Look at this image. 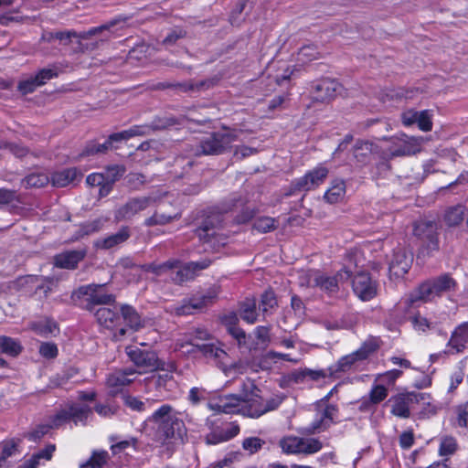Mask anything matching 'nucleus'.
I'll list each match as a JSON object with an SVG mask.
<instances>
[{
  "label": "nucleus",
  "mask_w": 468,
  "mask_h": 468,
  "mask_svg": "<svg viewBox=\"0 0 468 468\" xmlns=\"http://www.w3.org/2000/svg\"><path fill=\"white\" fill-rule=\"evenodd\" d=\"M95 317L100 325L108 329L115 328L121 320L118 314L109 307H100L95 313Z\"/></svg>",
  "instance_id": "nucleus-29"
},
{
  "label": "nucleus",
  "mask_w": 468,
  "mask_h": 468,
  "mask_svg": "<svg viewBox=\"0 0 468 468\" xmlns=\"http://www.w3.org/2000/svg\"><path fill=\"white\" fill-rule=\"evenodd\" d=\"M39 353L45 358H54L58 355V347L53 343H42L39 346Z\"/></svg>",
  "instance_id": "nucleus-62"
},
{
  "label": "nucleus",
  "mask_w": 468,
  "mask_h": 468,
  "mask_svg": "<svg viewBox=\"0 0 468 468\" xmlns=\"http://www.w3.org/2000/svg\"><path fill=\"white\" fill-rule=\"evenodd\" d=\"M103 284L88 285L80 289L81 292L89 297V301L97 304H107L114 302L112 294L102 293Z\"/></svg>",
  "instance_id": "nucleus-25"
},
{
  "label": "nucleus",
  "mask_w": 468,
  "mask_h": 468,
  "mask_svg": "<svg viewBox=\"0 0 468 468\" xmlns=\"http://www.w3.org/2000/svg\"><path fill=\"white\" fill-rule=\"evenodd\" d=\"M81 176V173L77 168H66L55 172L51 176V183L54 186L64 187L76 180H80Z\"/></svg>",
  "instance_id": "nucleus-26"
},
{
  "label": "nucleus",
  "mask_w": 468,
  "mask_h": 468,
  "mask_svg": "<svg viewBox=\"0 0 468 468\" xmlns=\"http://www.w3.org/2000/svg\"><path fill=\"white\" fill-rule=\"evenodd\" d=\"M424 142L421 136L415 137L401 133L389 139L388 144L384 147L383 157L390 159L415 154L420 152Z\"/></svg>",
  "instance_id": "nucleus-4"
},
{
  "label": "nucleus",
  "mask_w": 468,
  "mask_h": 468,
  "mask_svg": "<svg viewBox=\"0 0 468 468\" xmlns=\"http://www.w3.org/2000/svg\"><path fill=\"white\" fill-rule=\"evenodd\" d=\"M321 279V271L318 270L303 271L299 274V284L302 287L316 288L318 280Z\"/></svg>",
  "instance_id": "nucleus-42"
},
{
  "label": "nucleus",
  "mask_w": 468,
  "mask_h": 468,
  "mask_svg": "<svg viewBox=\"0 0 468 468\" xmlns=\"http://www.w3.org/2000/svg\"><path fill=\"white\" fill-rule=\"evenodd\" d=\"M328 173L329 169L323 164H320L303 176L294 180L292 186L298 191L313 190L324 182Z\"/></svg>",
  "instance_id": "nucleus-14"
},
{
  "label": "nucleus",
  "mask_w": 468,
  "mask_h": 468,
  "mask_svg": "<svg viewBox=\"0 0 468 468\" xmlns=\"http://www.w3.org/2000/svg\"><path fill=\"white\" fill-rule=\"evenodd\" d=\"M136 443H137V439L131 437L127 440L112 443L111 446V450L113 454H117V453L124 452L127 448H130V447L134 448L136 446Z\"/></svg>",
  "instance_id": "nucleus-58"
},
{
  "label": "nucleus",
  "mask_w": 468,
  "mask_h": 468,
  "mask_svg": "<svg viewBox=\"0 0 468 468\" xmlns=\"http://www.w3.org/2000/svg\"><path fill=\"white\" fill-rule=\"evenodd\" d=\"M209 264L210 261L207 260H203L200 261H191L178 269L176 271L175 276L172 277V279L177 283H181L185 281L191 280L194 278L197 271H201L207 268Z\"/></svg>",
  "instance_id": "nucleus-24"
},
{
  "label": "nucleus",
  "mask_w": 468,
  "mask_h": 468,
  "mask_svg": "<svg viewBox=\"0 0 468 468\" xmlns=\"http://www.w3.org/2000/svg\"><path fill=\"white\" fill-rule=\"evenodd\" d=\"M413 261L412 253L404 248L394 250L389 262V274L395 278L403 277L409 271Z\"/></svg>",
  "instance_id": "nucleus-17"
},
{
  "label": "nucleus",
  "mask_w": 468,
  "mask_h": 468,
  "mask_svg": "<svg viewBox=\"0 0 468 468\" xmlns=\"http://www.w3.org/2000/svg\"><path fill=\"white\" fill-rule=\"evenodd\" d=\"M402 375V371L399 369H392L386 371L385 373L379 374L377 377V380L383 381L388 385H393L396 380Z\"/></svg>",
  "instance_id": "nucleus-60"
},
{
  "label": "nucleus",
  "mask_w": 468,
  "mask_h": 468,
  "mask_svg": "<svg viewBox=\"0 0 468 468\" xmlns=\"http://www.w3.org/2000/svg\"><path fill=\"white\" fill-rule=\"evenodd\" d=\"M341 85L330 79H324L316 82L313 89V99L317 101H325L333 99L340 91Z\"/></svg>",
  "instance_id": "nucleus-19"
},
{
  "label": "nucleus",
  "mask_w": 468,
  "mask_h": 468,
  "mask_svg": "<svg viewBox=\"0 0 468 468\" xmlns=\"http://www.w3.org/2000/svg\"><path fill=\"white\" fill-rule=\"evenodd\" d=\"M357 255L358 250L350 251L348 255L349 264L345 266L333 276H329L326 273L321 271V279L318 280L316 288L328 295H333L337 292L339 291L340 285L347 282L351 277L350 267L353 259L355 260V266L358 265V262L356 261Z\"/></svg>",
  "instance_id": "nucleus-8"
},
{
  "label": "nucleus",
  "mask_w": 468,
  "mask_h": 468,
  "mask_svg": "<svg viewBox=\"0 0 468 468\" xmlns=\"http://www.w3.org/2000/svg\"><path fill=\"white\" fill-rule=\"evenodd\" d=\"M31 329L34 330L37 335L41 336H48L49 335H54L58 332L57 324L49 319H44L39 322L33 323L31 324Z\"/></svg>",
  "instance_id": "nucleus-38"
},
{
  "label": "nucleus",
  "mask_w": 468,
  "mask_h": 468,
  "mask_svg": "<svg viewBox=\"0 0 468 468\" xmlns=\"http://www.w3.org/2000/svg\"><path fill=\"white\" fill-rule=\"evenodd\" d=\"M346 195V184L342 179H335L324 194V198L331 204L342 201Z\"/></svg>",
  "instance_id": "nucleus-31"
},
{
  "label": "nucleus",
  "mask_w": 468,
  "mask_h": 468,
  "mask_svg": "<svg viewBox=\"0 0 468 468\" xmlns=\"http://www.w3.org/2000/svg\"><path fill=\"white\" fill-rule=\"evenodd\" d=\"M122 317L126 324L136 331L143 326V320L135 309L130 305H123L121 308Z\"/></svg>",
  "instance_id": "nucleus-33"
},
{
  "label": "nucleus",
  "mask_w": 468,
  "mask_h": 468,
  "mask_svg": "<svg viewBox=\"0 0 468 468\" xmlns=\"http://www.w3.org/2000/svg\"><path fill=\"white\" fill-rule=\"evenodd\" d=\"M429 396L420 392H402L391 396L388 401L390 406V413L400 419H409L410 412L420 402L425 403Z\"/></svg>",
  "instance_id": "nucleus-6"
},
{
  "label": "nucleus",
  "mask_w": 468,
  "mask_h": 468,
  "mask_svg": "<svg viewBox=\"0 0 468 468\" xmlns=\"http://www.w3.org/2000/svg\"><path fill=\"white\" fill-rule=\"evenodd\" d=\"M57 76V72L54 69H43L39 70L35 78L37 80V82H38L39 86L44 85L48 80L53 79Z\"/></svg>",
  "instance_id": "nucleus-63"
},
{
  "label": "nucleus",
  "mask_w": 468,
  "mask_h": 468,
  "mask_svg": "<svg viewBox=\"0 0 468 468\" xmlns=\"http://www.w3.org/2000/svg\"><path fill=\"white\" fill-rule=\"evenodd\" d=\"M22 351V346L18 341L8 336H0V353L10 356H16Z\"/></svg>",
  "instance_id": "nucleus-36"
},
{
  "label": "nucleus",
  "mask_w": 468,
  "mask_h": 468,
  "mask_svg": "<svg viewBox=\"0 0 468 468\" xmlns=\"http://www.w3.org/2000/svg\"><path fill=\"white\" fill-rule=\"evenodd\" d=\"M49 182V177L44 173H34L25 177L22 183L27 187H43Z\"/></svg>",
  "instance_id": "nucleus-46"
},
{
  "label": "nucleus",
  "mask_w": 468,
  "mask_h": 468,
  "mask_svg": "<svg viewBox=\"0 0 468 468\" xmlns=\"http://www.w3.org/2000/svg\"><path fill=\"white\" fill-rule=\"evenodd\" d=\"M129 237V229L127 227H123L115 234L98 239L95 242V246L100 249L110 250L125 242Z\"/></svg>",
  "instance_id": "nucleus-27"
},
{
  "label": "nucleus",
  "mask_w": 468,
  "mask_h": 468,
  "mask_svg": "<svg viewBox=\"0 0 468 468\" xmlns=\"http://www.w3.org/2000/svg\"><path fill=\"white\" fill-rule=\"evenodd\" d=\"M236 140V133L230 130L211 133L200 142L198 154H220Z\"/></svg>",
  "instance_id": "nucleus-10"
},
{
  "label": "nucleus",
  "mask_w": 468,
  "mask_h": 468,
  "mask_svg": "<svg viewBox=\"0 0 468 468\" xmlns=\"http://www.w3.org/2000/svg\"><path fill=\"white\" fill-rule=\"evenodd\" d=\"M416 123L420 130L423 132H430L432 129L431 115L429 111H421L419 113Z\"/></svg>",
  "instance_id": "nucleus-57"
},
{
  "label": "nucleus",
  "mask_w": 468,
  "mask_h": 468,
  "mask_svg": "<svg viewBox=\"0 0 468 468\" xmlns=\"http://www.w3.org/2000/svg\"><path fill=\"white\" fill-rule=\"evenodd\" d=\"M280 446L288 454H313L322 449V442L315 438L287 436L280 441Z\"/></svg>",
  "instance_id": "nucleus-11"
},
{
  "label": "nucleus",
  "mask_w": 468,
  "mask_h": 468,
  "mask_svg": "<svg viewBox=\"0 0 468 468\" xmlns=\"http://www.w3.org/2000/svg\"><path fill=\"white\" fill-rule=\"evenodd\" d=\"M378 346L375 340H367L356 351L343 356L328 368V374L333 378H340L344 373L351 371L357 362L367 359L373 354Z\"/></svg>",
  "instance_id": "nucleus-2"
},
{
  "label": "nucleus",
  "mask_w": 468,
  "mask_h": 468,
  "mask_svg": "<svg viewBox=\"0 0 468 468\" xmlns=\"http://www.w3.org/2000/svg\"><path fill=\"white\" fill-rule=\"evenodd\" d=\"M378 146L367 141H359L354 147V157L357 162L363 163L371 154L377 153Z\"/></svg>",
  "instance_id": "nucleus-32"
},
{
  "label": "nucleus",
  "mask_w": 468,
  "mask_h": 468,
  "mask_svg": "<svg viewBox=\"0 0 468 468\" xmlns=\"http://www.w3.org/2000/svg\"><path fill=\"white\" fill-rule=\"evenodd\" d=\"M277 227L276 220L271 217H261L255 219L253 228L259 232L266 233L275 229Z\"/></svg>",
  "instance_id": "nucleus-49"
},
{
  "label": "nucleus",
  "mask_w": 468,
  "mask_h": 468,
  "mask_svg": "<svg viewBox=\"0 0 468 468\" xmlns=\"http://www.w3.org/2000/svg\"><path fill=\"white\" fill-rule=\"evenodd\" d=\"M124 403L132 410L144 412L149 410L153 407L154 401L150 399L142 400L137 397L126 396L124 398Z\"/></svg>",
  "instance_id": "nucleus-40"
},
{
  "label": "nucleus",
  "mask_w": 468,
  "mask_h": 468,
  "mask_svg": "<svg viewBox=\"0 0 468 468\" xmlns=\"http://www.w3.org/2000/svg\"><path fill=\"white\" fill-rule=\"evenodd\" d=\"M137 371L133 368L115 370L109 374L106 379V387L112 396L122 392V389L133 383L136 378Z\"/></svg>",
  "instance_id": "nucleus-15"
},
{
  "label": "nucleus",
  "mask_w": 468,
  "mask_h": 468,
  "mask_svg": "<svg viewBox=\"0 0 468 468\" xmlns=\"http://www.w3.org/2000/svg\"><path fill=\"white\" fill-rule=\"evenodd\" d=\"M150 127L148 126H133L128 130L120 133H112L102 144L90 143L87 144L81 156L93 155L97 154H104L113 147V144L121 141L128 140L134 136L144 135L148 133Z\"/></svg>",
  "instance_id": "nucleus-7"
},
{
  "label": "nucleus",
  "mask_w": 468,
  "mask_h": 468,
  "mask_svg": "<svg viewBox=\"0 0 468 468\" xmlns=\"http://www.w3.org/2000/svg\"><path fill=\"white\" fill-rule=\"evenodd\" d=\"M264 444L265 441L259 437H249L242 441V448L250 454H253L259 452Z\"/></svg>",
  "instance_id": "nucleus-53"
},
{
  "label": "nucleus",
  "mask_w": 468,
  "mask_h": 468,
  "mask_svg": "<svg viewBox=\"0 0 468 468\" xmlns=\"http://www.w3.org/2000/svg\"><path fill=\"white\" fill-rule=\"evenodd\" d=\"M198 348L202 354L208 358L223 360L227 356V353L219 346L215 344H203L198 346Z\"/></svg>",
  "instance_id": "nucleus-45"
},
{
  "label": "nucleus",
  "mask_w": 468,
  "mask_h": 468,
  "mask_svg": "<svg viewBox=\"0 0 468 468\" xmlns=\"http://www.w3.org/2000/svg\"><path fill=\"white\" fill-rule=\"evenodd\" d=\"M355 294L362 301H369L377 295V283L365 272L357 273L352 282Z\"/></svg>",
  "instance_id": "nucleus-18"
},
{
  "label": "nucleus",
  "mask_w": 468,
  "mask_h": 468,
  "mask_svg": "<svg viewBox=\"0 0 468 468\" xmlns=\"http://www.w3.org/2000/svg\"><path fill=\"white\" fill-rule=\"evenodd\" d=\"M316 415L314 420L304 428L308 434L320 433L327 430L335 422L338 414V409L335 405L318 401L316 403Z\"/></svg>",
  "instance_id": "nucleus-9"
},
{
  "label": "nucleus",
  "mask_w": 468,
  "mask_h": 468,
  "mask_svg": "<svg viewBox=\"0 0 468 468\" xmlns=\"http://www.w3.org/2000/svg\"><path fill=\"white\" fill-rule=\"evenodd\" d=\"M51 427L48 424H38L34 427L31 431H27L24 434V438L27 439L30 441L37 442L39 441L45 435H47Z\"/></svg>",
  "instance_id": "nucleus-47"
},
{
  "label": "nucleus",
  "mask_w": 468,
  "mask_h": 468,
  "mask_svg": "<svg viewBox=\"0 0 468 468\" xmlns=\"http://www.w3.org/2000/svg\"><path fill=\"white\" fill-rule=\"evenodd\" d=\"M109 454L106 451H93L90 458L80 464V468H102L107 463Z\"/></svg>",
  "instance_id": "nucleus-39"
},
{
  "label": "nucleus",
  "mask_w": 468,
  "mask_h": 468,
  "mask_svg": "<svg viewBox=\"0 0 468 468\" xmlns=\"http://www.w3.org/2000/svg\"><path fill=\"white\" fill-rule=\"evenodd\" d=\"M456 282L448 274L429 280L420 285L416 293L410 298L411 303L418 301L429 302L436 297L455 291Z\"/></svg>",
  "instance_id": "nucleus-3"
},
{
  "label": "nucleus",
  "mask_w": 468,
  "mask_h": 468,
  "mask_svg": "<svg viewBox=\"0 0 468 468\" xmlns=\"http://www.w3.org/2000/svg\"><path fill=\"white\" fill-rule=\"evenodd\" d=\"M106 220L100 218L80 226V234L76 239L99 231Z\"/></svg>",
  "instance_id": "nucleus-50"
},
{
  "label": "nucleus",
  "mask_w": 468,
  "mask_h": 468,
  "mask_svg": "<svg viewBox=\"0 0 468 468\" xmlns=\"http://www.w3.org/2000/svg\"><path fill=\"white\" fill-rule=\"evenodd\" d=\"M179 412L169 404H163L145 420L155 432V437L162 442L181 439L185 432V424Z\"/></svg>",
  "instance_id": "nucleus-1"
},
{
  "label": "nucleus",
  "mask_w": 468,
  "mask_h": 468,
  "mask_svg": "<svg viewBox=\"0 0 468 468\" xmlns=\"http://www.w3.org/2000/svg\"><path fill=\"white\" fill-rule=\"evenodd\" d=\"M239 314L243 321L248 324H254L258 320L259 314L256 308V302L253 299L244 301L239 308Z\"/></svg>",
  "instance_id": "nucleus-35"
},
{
  "label": "nucleus",
  "mask_w": 468,
  "mask_h": 468,
  "mask_svg": "<svg viewBox=\"0 0 468 468\" xmlns=\"http://www.w3.org/2000/svg\"><path fill=\"white\" fill-rule=\"evenodd\" d=\"M248 386L252 388L250 394H243L241 396L240 414L250 418H259L264 413L277 409L279 402L275 399L263 400L257 394L258 390L254 388L252 382H249Z\"/></svg>",
  "instance_id": "nucleus-5"
},
{
  "label": "nucleus",
  "mask_w": 468,
  "mask_h": 468,
  "mask_svg": "<svg viewBox=\"0 0 468 468\" xmlns=\"http://www.w3.org/2000/svg\"><path fill=\"white\" fill-rule=\"evenodd\" d=\"M318 58L319 51L317 49V47L313 44L302 47L297 53V60L302 64L308 63L310 61L317 59Z\"/></svg>",
  "instance_id": "nucleus-43"
},
{
  "label": "nucleus",
  "mask_w": 468,
  "mask_h": 468,
  "mask_svg": "<svg viewBox=\"0 0 468 468\" xmlns=\"http://www.w3.org/2000/svg\"><path fill=\"white\" fill-rule=\"evenodd\" d=\"M388 397V389L383 385H374L368 395V402L377 405Z\"/></svg>",
  "instance_id": "nucleus-52"
},
{
  "label": "nucleus",
  "mask_w": 468,
  "mask_h": 468,
  "mask_svg": "<svg viewBox=\"0 0 468 468\" xmlns=\"http://www.w3.org/2000/svg\"><path fill=\"white\" fill-rule=\"evenodd\" d=\"M456 422L459 427L466 428L468 426V405L463 404L455 408Z\"/></svg>",
  "instance_id": "nucleus-59"
},
{
  "label": "nucleus",
  "mask_w": 468,
  "mask_h": 468,
  "mask_svg": "<svg viewBox=\"0 0 468 468\" xmlns=\"http://www.w3.org/2000/svg\"><path fill=\"white\" fill-rule=\"evenodd\" d=\"M179 218V215L176 214L175 216H167L165 214L154 213L152 217L145 219L144 224L146 226H154V225H165L170 222L174 218Z\"/></svg>",
  "instance_id": "nucleus-55"
},
{
  "label": "nucleus",
  "mask_w": 468,
  "mask_h": 468,
  "mask_svg": "<svg viewBox=\"0 0 468 468\" xmlns=\"http://www.w3.org/2000/svg\"><path fill=\"white\" fill-rule=\"evenodd\" d=\"M56 450L54 444H48L44 449L38 451L23 463L20 468H37L42 463L51 460Z\"/></svg>",
  "instance_id": "nucleus-30"
},
{
  "label": "nucleus",
  "mask_w": 468,
  "mask_h": 468,
  "mask_svg": "<svg viewBox=\"0 0 468 468\" xmlns=\"http://www.w3.org/2000/svg\"><path fill=\"white\" fill-rule=\"evenodd\" d=\"M241 400V396L238 397L236 395H229L210 401L208 403V407L211 410L219 413H240Z\"/></svg>",
  "instance_id": "nucleus-20"
},
{
  "label": "nucleus",
  "mask_w": 468,
  "mask_h": 468,
  "mask_svg": "<svg viewBox=\"0 0 468 468\" xmlns=\"http://www.w3.org/2000/svg\"><path fill=\"white\" fill-rule=\"evenodd\" d=\"M20 439H11L2 443V452L0 455V467H3L7 458L20 453L18 450Z\"/></svg>",
  "instance_id": "nucleus-37"
},
{
  "label": "nucleus",
  "mask_w": 468,
  "mask_h": 468,
  "mask_svg": "<svg viewBox=\"0 0 468 468\" xmlns=\"http://www.w3.org/2000/svg\"><path fill=\"white\" fill-rule=\"evenodd\" d=\"M37 87H39V84L37 82L35 76L21 80L18 84V90L24 94L33 92Z\"/></svg>",
  "instance_id": "nucleus-61"
},
{
  "label": "nucleus",
  "mask_w": 468,
  "mask_h": 468,
  "mask_svg": "<svg viewBox=\"0 0 468 468\" xmlns=\"http://www.w3.org/2000/svg\"><path fill=\"white\" fill-rule=\"evenodd\" d=\"M468 344V323H463L455 328L448 342L449 352H463Z\"/></svg>",
  "instance_id": "nucleus-22"
},
{
  "label": "nucleus",
  "mask_w": 468,
  "mask_h": 468,
  "mask_svg": "<svg viewBox=\"0 0 468 468\" xmlns=\"http://www.w3.org/2000/svg\"><path fill=\"white\" fill-rule=\"evenodd\" d=\"M161 197V194L152 193L148 197H138L131 198L117 209L115 213V218L117 220L130 219L139 212L144 211L152 204L158 201Z\"/></svg>",
  "instance_id": "nucleus-13"
},
{
  "label": "nucleus",
  "mask_w": 468,
  "mask_h": 468,
  "mask_svg": "<svg viewBox=\"0 0 468 468\" xmlns=\"http://www.w3.org/2000/svg\"><path fill=\"white\" fill-rule=\"evenodd\" d=\"M70 420H72L75 424H85L88 417L91 414V410L87 405L72 403L68 406Z\"/></svg>",
  "instance_id": "nucleus-34"
},
{
  "label": "nucleus",
  "mask_w": 468,
  "mask_h": 468,
  "mask_svg": "<svg viewBox=\"0 0 468 468\" xmlns=\"http://www.w3.org/2000/svg\"><path fill=\"white\" fill-rule=\"evenodd\" d=\"M84 256L85 253L81 250L65 251L55 257V264L59 268L74 269Z\"/></svg>",
  "instance_id": "nucleus-28"
},
{
  "label": "nucleus",
  "mask_w": 468,
  "mask_h": 468,
  "mask_svg": "<svg viewBox=\"0 0 468 468\" xmlns=\"http://www.w3.org/2000/svg\"><path fill=\"white\" fill-rule=\"evenodd\" d=\"M414 235L422 242L421 253L430 255L439 250L438 228L432 221H419L414 224Z\"/></svg>",
  "instance_id": "nucleus-12"
},
{
  "label": "nucleus",
  "mask_w": 468,
  "mask_h": 468,
  "mask_svg": "<svg viewBox=\"0 0 468 468\" xmlns=\"http://www.w3.org/2000/svg\"><path fill=\"white\" fill-rule=\"evenodd\" d=\"M124 23V19L114 18L100 27H91L87 31L78 33V37L80 39H89L95 35L107 32L108 35L106 36V39H108L112 37L119 36L118 34H116V31L118 29H122Z\"/></svg>",
  "instance_id": "nucleus-21"
},
{
  "label": "nucleus",
  "mask_w": 468,
  "mask_h": 468,
  "mask_svg": "<svg viewBox=\"0 0 468 468\" xmlns=\"http://www.w3.org/2000/svg\"><path fill=\"white\" fill-rule=\"evenodd\" d=\"M458 450V443L452 436H443L441 438L439 446V455L441 457H447L453 455Z\"/></svg>",
  "instance_id": "nucleus-41"
},
{
  "label": "nucleus",
  "mask_w": 468,
  "mask_h": 468,
  "mask_svg": "<svg viewBox=\"0 0 468 468\" xmlns=\"http://www.w3.org/2000/svg\"><path fill=\"white\" fill-rule=\"evenodd\" d=\"M214 295L201 294L196 295L189 300L184 301L181 305L176 307V313L178 315L191 314L194 311L199 310L209 303Z\"/></svg>",
  "instance_id": "nucleus-23"
},
{
  "label": "nucleus",
  "mask_w": 468,
  "mask_h": 468,
  "mask_svg": "<svg viewBox=\"0 0 468 468\" xmlns=\"http://www.w3.org/2000/svg\"><path fill=\"white\" fill-rule=\"evenodd\" d=\"M420 112L414 110H407L401 114V122L403 125L409 127L416 123Z\"/></svg>",
  "instance_id": "nucleus-64"
},
{
  "label": "nucleus",
  "mask_w": 468,
  "mask_h": 468,
  "mask_svg": "<svg viewBox=\"0 0 468 468\" xmlns=\"http://www.w3.org/2000/svg\"><path fill=\"white\" fill-rule=\"evenodd\" d=\"M125 173V168L122 165L109 166L104 174L105 181L114 184Z\"/></svg>",
  "instance_id": "nucleus-54"
},
{
  "label": "nucleus",
  "mask_w": 468,
  "mask_h": 468,
  "mask_svg": "<svg viewBox=\"0 0 468 468\" xmlns=\"http://www.w3.org/2000/svg\"><path fill=\"white\" fill-rule=\"evenodd\" d=\"M70 420V415L68 406L58 410L54 416L50 418L48 425L51 429H58Z\"/></svg>",
  "instance_id": "nucleus-51"
},
{
  "label": "nucleus",
  "mask_w": 468,
  "mask_h": 468,
  "mask_svg": "<svg viewBox=\"0 0 468 468\" xmlns=\"http://www.w3.org/2000/svg\"><path fill=\"white\" fill-rule=\"evenodd\" d=\"M277 305V301L275 295L272 292H265L261 295V300L260 303V310L263 315L269 314L272 309H274Z\"/></svg>",
  "instance_id": "nucleus-48"
},
{
  "label": "nucleus",
  "mask_w": 468,
  "mask_h": 468,
  "mask_svg": "<svg viewBox=\"0 0 468 468\" xmlns=\"http://www.w3.org/2000/svg\"><path fill=\"white\" fill-rule=\"evenodd\" d=\"M127 355L136 367L142 368L143 372L153 371L159 367L157 356L154 352L143 351L137 347L128 346ZM142 371L137 374H141Z\"/></svg>",
  "instance_id": "nucleus-16"
},
{
  "label": "nucleus",
  "mask_w": 468,
  "mask_h": 468,
  "mask_svg": "<svg viewBox=\"0 0 468 468\" xmlns=\"http://www.w3.org/2000/svg\"><path fill=\"white\" fill-rule=\"evenodd\" d=\"M231 439V435H227V431H214L208 433L205 440L208 445H216Z\"/></svg>",
  "instance_id": "nucleus-56"
},
{
  "label": "nucleus",
  "mask_w": 468,
  "mask_h": 468,
  "mask_svg": "<svg viewBox=\"0 0 468 468\" xmlns=\"http://www.w3.org/2000/svg\"><path fill=\"white\" fill-rule=\"evenodd\" d=\"M465 207L463 206H455L449 208L444 216V219L449 226H457L464 217Z\"/></svg>",
  "instance_id": "nucleus-44"
}]
</instances>
